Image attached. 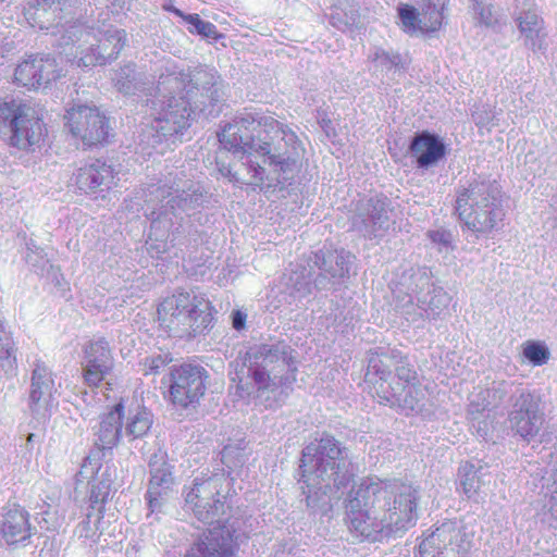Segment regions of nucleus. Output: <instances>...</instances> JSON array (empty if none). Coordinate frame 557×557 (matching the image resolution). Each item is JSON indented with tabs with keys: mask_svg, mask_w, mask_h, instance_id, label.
I'll use <instances>...</instances> for the list:
<instances>
[{
	"mask_svg": "<svg viewBox=\"0 0 557 557\" xmlns=\"http://www.w3.org/2000/svg\"><path fill=\"white\" fill-rule=\"evenodd\" d=\"M196 498H198V495L195 493V490H191L186 496L188 503H193Z\"/></svg>",
	"mask_w": 557,
	"mask_h": 557,
	"instance_id": "60",
	"label": "nucleus"
},
{
	"mask_svg": "<svg viewBox=\"0 0 557 557\" xmlns=\"http://www.w3.org/2000/svg\"><path fill=\"white\" fill-rule=\"evenodd\" d=\"M219 141L235 157L246 158L250 186L283 188L297 171L298 138L270 114L245 110L223 128Z\"/></svg>",
	"mask_w": 557,
	"mask_h": 557,
	"instance_id": "1",
	"label": "nucleus"
},
{
	"mask_svg": "<svg viewBox=\"0 0 557 557\" xmlns=\"http://www.w3.org/2000/svg\"><path fill=\"white\" fill-rule=\"evenodd\" d=\"M62 76L57 60L49 54L34 55L20 63L14 73L15 82L27 88L47 87Z\"/></svg>",
	"mask_w": 557,
	"mask_h": 557,
	"instance_id": "21",
	"label": "nucleus"
},
{
	"mask_svg": "<svg viewBox=\"0 0 557 557\" xmlns=\"http://www.w3.org/2000/svg\"><path fill=\"white\" fill-rule=\"evenodd\" d=\"M113 368V357L104 338L90 342L85 348L84 379L89 386H98Z\"/></svg>",
	"mask_w": 557,
	"mask_h": 557,
	"instance_id": "24",
	"label": "nucleus"
},
{
	"mask_svg": "<svg viewBox=\"0 0 557 557\" xmlns=\"http://www.w3.org/2000/svg\"><path fill=\"white\" fill-rule=\"evenodd\" d=\"M429 238L432 240V243L440 246V248H453L454 243V235L450 231L438 228L434 231H430L428 233Z\"/></svg>",
	"mask_w": 557,
	"mask_h": 557,
	"instance_id": "50",
	"label": "nucleus"
},
{
	"mask_svg": "<svg viewBox=\"0 0 557 557\" xmlns=\"http://www.w3.org/2000/svg\"><path fill=\"white\" fill-rule=\"evenodd\" d=\"M27 253L25 256V260L33 268L39 269L44 268L47 260L46 253L42 248L36 246L33 242L27 243Z\"/></svg>",
	"mask_w": 557,
	"mask_h": 557,
	"instance_id": "49",
	"label": "nucleus"
},
{
	"mask_svg": "<svg viewBox=\"0 0 557 557\" xmlns=\"http://www.w3.org/2000/svg\"><path fill=\"white\" fill-rule=\"evenodd\" d=\"M158 321L174 337H191L203 332L212 317L209 302L194 292L177 290L159 305Z\"/></svg>",
	"mask_w": 557,
	"mask_h": 557,
	"instance_id": "7",
	"label": "nucleus"
},
{
	"mask_svg": "<svg viewBox=\"0 0 557 557\" xmlns=\"http://www.w3.org/2000/svg\"><path fill=\"white\" fill-rule=\"evenodd\" d=\"M510 428L517 435L530 442L535 438L545 423L541 400L527 388L517 395L508 412Z\"/></svg>",
	"mask_w": 557,
	"mask_h": 557,
	"instance_id": "16",
	"label": "nucleus"
},
{
	"mask_svg": "<svg viewBox=\"0 0 557 557\" xmlns=\"http://www.w3.org/2000/svg\"><path fill=\"white\" fill-rule=\"evenodd\" d=\"M69 39L79 34L78 39L83 45L78 46V66L104 65L115 60L125 46L126 33L113 26L89 30L83 26H71Z\"/></svg>",
	"mask_w": 557,
	"mask_h": 557,
	"instance_id": "10",
	"label": "nucleus"
},
{
	"mask_svg": "<svg viewBox=\"0 0 557 557\" xmlns=\"http://www.w3.org/2000/svg\"><path fill=\"white\" fill-rule=\"evenodd\" d=\"M193 510L199 517V519H208L209 518L210 510L208 509V510H206V512H203V510L201 509V505L195 504V507L193 508Z\"/></svg>",
	"mask_w": 557,
	"mask_h": 557,
	"instance_id": "59",
	"label": "nucleus"
},
{
	"mask_svg": "<svg viewBox=\"0 0 557 557\" xmlns=\"http://www.w3.org/2000/svg\"><path fill=\"white\" fill-rule=\"evenodd\" d=\"M65 120L71 134L84 145L90 147L107 140L108 120L96 107L75 104L66 111Z\"/></svg>",
	"mask_w": 557,
	"mask_h": 557,
	"instance_id": "15",
	"label": "nucleus"
},
{
	"mask_svg": "<svg viewBox=\"0 0 557 557\" xmlns=\"http://www.w3.org/2000/svg\"><path fill=\"white\" fill-rule=\"evenodd\" d=\"M172 361L173 358L169 352L147 357L143 362V372L145 375L157 374Z\"/></svg>",
	"mask_w": 557,
	"mask_h": 557,
	"instance_id": "44",
	"label": "nucleus"
},
{
	"mask_svg": "<svg viewBox=\"0 0 557 557\" xmlns=\"http://www.w3.org/2000/svg\"><path fill=\"white\" fill-rule=\"evenodd\" d=\"M248 376L257 388V398L265 407L285 400L296 382L297 352L285 342L251 347L246 357Z\"/></svg>",
	"mask_w": 557,
	"mask_h": 557,
	"instance_id": "2",
	"label": "nucleus"
},
{
	"mask_svg": "<svg viewBox=\"0 0 557 557\" xmlns=\"http://www.w3.org/2000/svg\"><path fill=\"white\" fill-rule=\"evenodd\" d=\"M150 201L146 200L144 208L145 215L151 221V230L146 246L151 257H160L169 249L166 238L174 221L172 218H168L166 210L157 211V208L150 206Z\"/></svg>",
	"mask_w": 557,
	"mask_h": 557,
	"instance_id": "27",
	"label": "nucleus"
},
{
	"mask_svg": "<svg viewBox=\"0 0 557 557\" xmlns=\"http://www.w3.org/2000/svg\"><path fill=\"white\" fill-rule=\"evenodd\" d=\"M418 497L414 491L395 494L392 506L382 517L385 536L389 537L414 527L418 519Z\"/></svg>",
	"mask_w": 557,
	"mask_h": 557,
	"instance_id": "20",
	"label": "nucleus"
},
{
	"mask_svg": "<svg viewBox=\"0 0 557 557\" xmlns=\"http://www.w3.org/2000/svg\"><path fill=\"white\" fill-rule=\"evenodd\" d=\"M208 371L199 364L174 366L169 373V399L181 409L195 408L205 396Z\"/></svg>",
	"mask_w": 557,
	"mask_h": 557,
	"instance_id": "12",
	"label": "nucleus"
},
{
	"mask_svg": "<svg viewBox=\"0 0 557 557\" xmlns=\"http://www.w3.org/2000/svg\"><path fill=\"white\" fill-rule=\"evenodd\" d=\"M524 389L520 384L510 381L493 382L490 387L481 389L472 396L468 413L472 420H476L484 411L497 409L506 403L512 405L518 393Z\"/></svg>",
	"mask_w": 557,
	"mask_h": 557,
	"instance_id": "22",
	"label": "nucleus"
},
{
	"mask_svg": "<svg viewBox=\"0 0 557 557\" xmlns=\"http://www.w3.org/2000/svg\"><path fill=\"white\" fill-rule=\"evenodd\" d=\"M351 462L347 460L346 448L330 434L310 442L301 455L299 466L301 480L307 487L324 484V487H356L358 482L350 470ZM382 483L379 479H369L359 487H373Z\"/></svg>",
	"mask_w": 557,
	"mask_h": 557,
	"instance_id": "3",
	"label": "nucleus"
},
{
	"mask_svg": "<svg viewBox=\"0 0 557 557\" xmlns=\"http://www.w3.org/2000/svg\"><path fill=\"white\" fill-rule=\"evenodd\" d=\"M356 22L355 14L346 15L345 18L341 15L339 12H335L331 14L330 23L339 30L345 32L347 28L352 26Z\"/></svg>",
	"mask_w": 557,
	"mask_h": 557,
	"instance_id": "52",
	"label": "nucleus"
},
{
	"mask_svg": "<svg viewBox=\"0 0 557 557\" xmlns=\"http://www.w3.org/2000/svg\"><path fill=\"white\" fill-rule=\"evenodd\" d=\"M523 356L530 363L539 367L547 363L550 352L544 343L527 341L523 344Z\"/></svg>",
	"mask_w": 557,
	"mask_h": 557,
	"instance_id": "42",
	"label": "nucleus"
},
{
	"mask_svg": "<svg viewBox=\"0 0 557 557\" xmlns=\"http://www.w3.org/2000/svg\"><path fill=\"white\" fill-rule=\"evenodd\" d=\"M152 423L153 416L147 408L137 406L129 409L126 417L125 435L131 440L140 438L149 432Z\"/></svg>",
	"mask_w": 557,
	"mask_h": 557,
	"instance_id": "37",
	"label": "nucleus"
},
{
	"mask_svg": "<svg viewBox=\"0 0 557 557\" xmlns=\"http://www.w3.org/2000/svg\"><path fill=\"white\" fill-rule=\"evenodd\" d=\"M458 481L461 487H480L482 485H496L493 474L487 466L481 465V461H466L458 469Z\"/></svg>",
	"mask_w": 557,
	"mask_h": 557,
	"instance_id": "35",
	"label": "nucleus"
},
{
	"mask_svg": "<svg viewBox=\"0 0 557 557\" xmlns=\"http://www.w3.org/2000/svg\"><path fill=\"white\" fill-rule=\"evenodd\" d=\"M455 212L463 230L478 237L496 230L505 216L502 188L495 180L475 178L456 191Z\"/></svg>",
	"mask_w": 557,
	"mask_h": 557,
	"instance_id": "4",
	"label": "nucleus"
},
{
	"mask_svg": "<svg viewBox=\"0 0 557 557\" xmlns=\"http://www.w3.org/2000/svg\"><path fill=\"white\" fill-rule=\"evenodd\" d=\"M77 0H36L35 15L41 28L64 26L74 14Z\"/></svg>",
	"mask_w": 557,
	"mask_h": 557,
	"instance_id": "29",
	"label": "nucleus"
},
{
	"mask_svg": "<svg viewBox=\"0 0 557 557\" xmlns=\"http://www.w3.org/2000/svg\"><path fill=\"white\" fill-rule=\"evenodd\" d=\"M355 257L344 250H319L314 253V265L319 274L313 278V285L320 290L334 288L349 272V265Z\"/></svg>",
	"mask_w": 557,
	"mask_h": 557,
	"instance_id": "18",
	"label": "nucleus"
},
{
	"mask_svg": "<svg viewBox=\"0 0 557 557\" xmlns=\"http://www.w3.org/2000/svg\"><path fill=\"white\" fill-rule=\"evenodd\" d=\"M437 529L429 537L424 539L419 545L420 557H443V552L438 550L441 533Z\"/></svg>",
	"mask_w": 557,
	"mask_h": 557,
	"instance_id": "47",
	"label": "nucleus"
},
{
	"mask_svg": "<svg viewBox=\"0 0 557 557\" xmlns=\"http://www.w3.org/2000/svg\"><path fill=\"white\" fill-rule=\"evenodd\" d=\"M59 392L52 370L40 359L35 360L30 376L28 409L38 422H46L57 410Z\"/></svg>",
	"mask_w": 557,
	"mask_h": 557,
	"instance_id": "14",
	"label": "nucleus"
},
{
	"mask_svg": "<svg viewBox=\"0 0 557 557\" xmlns=\"http://www.w3.org/2000/svg\"><path fill=\"white\" fill-rule=\"evenodd\" d=\"M450 304V296L441 286H433L431 294L419 297V306L424 310L425 317L429 319H436L441 317L444 310Z\"/></svg>",
	"mask_w": 557,
	"mask_h": 557,
	"instance_id": "38",
	"label": "nucleus"
},
{
	"mask_svg": "<svg viewBox=\"0 0 557 557\" xmlns=\"http://www.w3.org/2000/svg\"><path fill=\"white\" fill-rule=\"evenodd\" d=\"M409 151L416 160L417 166L428 170L444 158L446 147L440 136L423 131L412 137Z\"/></svg>",
	"mask_w": 557,
	"mask_h": 557,
	"instance_id": "26",
	"label": "nucleus"
},
{
	"mask_svg": "<svg viewBox=\"0 0 557 557\" xmlns=\"http://www.w3.org/2000/svg\"><path fill=\"white\" fill-rule=\"evenodd\" d=\"M423 396L422 389L414 383L404 385L401 389L399 388V384H397V386H391V393L383 391L381 398L391 405L399 406L404 410L414 411L419 408Z\"/></svg>",
	"mask_w": 557,
	"mask_h": 557,
	"instance_id": "33",
	"label": "nucleus"
},
{
	"mask_svg": "<svg viewBox=\"0 0 557 557\" xmlns=\"http://www.w3.org/2000/svg\"><path fill=\"white\" fill-rule=\"evenodd\" d=\"M247 314L240 310H236L232 313V325L236 331H242L246 325Z\"/></svg>",
	"mask_w": 557,
	"mask_h": 557,
	"instance_id": "54",
	"label": "nucleus"
},
{
	"mask_svg": "<svg viewBox=\"0 0 557 557\" xmlns=\"http://www.w3.org/2000/svg\"><path fill=\"white\" fill-rule=\"evenodd\" d=\"M115 88L124 95H135L144 91L149 81L148 77L135 70L134 64H126L115 73L113 78Z\"/></svg>",
	"mask_w": 557,
	"mask_h": 557,
	"instance_id": "36",
	"label": "nucleus"
},
{
	"mask_svg": "<svg viewBox=\"0 0 557 557\" xmlns=\"http://www.w3.org/2000/svg\"><path fill=\"white\" fill-rule=\"evenodd\" d=\"M396 362H400V351L397 349L377 347L370 350L364 374L366 382L380 384V388H383V384L387 382Z\"/></svg>",
	"mask_w": 557,
	"mask_h": 557,
	"instance_id": "28",
	"label": "nucleus"
},
{
	"mask_svg": "<svg viewBox=\"0 0 557 557\" xmlns=\"http://www.w3.org/2000/svg\"><path fill=\"white\" fill-rule=\"evenodd\" d=\"M416 297L409 293L399 289L396 294V309L406 318L407 321L417 322L424 319L425 313L419 306V301L414 304Z\"/></svg>",
	"mask_w": 557,
	"mask_h": 557,
	"instance_id": "40",
	"label": "nucleus"
},
{
	"mask_svg": "<svg viewBox=\"0 0 557 557\" xmlns=\"http://www.w3.org/2000/svg\"><path fill=\"white\" fill-rule=\"evenodd\" d=\"M166 73L159 76V90L177 89L189 99L199 112L207 115L218 114L214 110L223 97L222 84L218 72L212 67L199 66L191 72L178 70L174 63H166Z\"/></svg>",
	"mask_w": 557,
	"mask_h": 557,
	"instance_id": "6",
	"label": "nucleus"
},
{
	"mask_svg": "<svg viewBox=\"0 0 557 557\" xmlns=\"http://www.w3.org/2000/svg\"><path fill=\"white\" fill-rule=\"evenodd\" d=\"M124 417V406L120 401L109 411L99 416L98 422L92 426L94 449L87 456L75 475L77 485L86 487H110L112 484L108 468L102 469L100 461L112 455V449L119 444Z\"/></svg>",
	"mask_w": 557,
	"mask_h": 557,
	"instance_id": "5",
	"label": "nucleus"
},
{
	"mask_svg": "<svg viewBox=\"0 0 557 557\" xmlns=\"http://www.w3.org/2000/svg\"><path fill=\"white\" fill-rule=\"evenodd\" d=\"M154 119L151 131L154 143L163 140L175 143L177 136L189 127L191 115L199 111L189 99L177 89L160 91L157 85V98L152 101Z\"/></svg>",
	"mask_w": 557,
	"mask_h": 557,
	"instance_id": "8",
	"label": "nucleus"
},
{
	"mask_svg": "<svg viewBox=\"0 0 557 557\" xmlns=\"http://www.w3.org/2000/svg\"><path fill=\"white\" fill-rule=\"evenodd\" d=\"M442 12L435 5L428 7V10L422 13L424 34L438 30L442 25Z\"/></svg>",
	"mask_w": 557,
	"mask_h": 557,
	"instance_id": "48",
	"label": "nucleus"
},
{
	"mask_svg": "<svg viewBox=\"0 0 557 557\" xmlns=\"http://www.w3.org/2000/svg\"><path fill=\"white\" fill-rule=\"evenodd\" d=\"M552 486L557 487V468L553 470L549 478L543 476L542 481H541V487H552Z\"/></svg>",
	"mask_w": 557,
	"mask_h": 557,
	"instance_id": "56",
	"label": "nucleus"
},
{
	"mask_svg": "<svg viewBox=\"0 0 557 557\" xmlns=\"http://www.w3.org/2000/svg\"><path fill=\"white\" fill-rule=\"evenodd\" d=\"M473 120L478 125L486 126L491 124L493 114L483 107L482 110H476L472 113Z\"/></svg>",
	"mask_w": 557,
	"mask_h": 557,
	"instance_id": "53",
	"label": "nucleus"
},
{
	"mask_svg": "<svg viewBox=\"0 0 557 557\" xmlns=\"http://www.w3.org/2000/svg\"><path fill=\"white\" fill-rule=\"evenodd\" d=\"M149 504H150V507L153 508V500L151 497H149Z\"/></svg>",
	"mask_w": 557,
	"mask_h": 557,
	"instance_id": "62",
	"label": "nucleus"
},
{
	"mask_svg": "<svg viewBox=\"0 0 557 557\" xmlns=\"http://www.w3.org/2000/svg\"><path fill=\"white\" fill-rule=\"evenodd\" d=\"M184 21L189 24L188 32L191 34L213 39L219 36L216 26L211 22L201 20L196 13L187 14V16H184Z\"/></svg>",
	"mask_w": 557,
	"mask_h": 557,
	"instance_id": "43",
	"label": "nucleus"
},
{
	"mask_svg": "<svg viewBox=\"0 0 557 557\" xmlns=\"http://www.w3.org/2000/svg\"><path fill=\"white\" fill-rule=\"evenodd\" d=\"M516 23L527 48L533 52L547 49L544 20L536 12L531 10L521 12L516 17Z\"/></svg>",
	"mask_w": 557,
	"mask_h": 557,
	"instance_id": "30",
	"label": "nucleus"
},
{
	"mask_svg": "<svg viewBox=\"0 0 557 557\" xmlns=\"http://www.w3.org/2000/svg\"><path fill=\"white\" fill-rule=\"evenodd\" d=\"M350 223L351 230L366 239L383 238L394 224L392 201L383 195L360 200Z\"/></svg>",
	"mask_w": 557,
	"mask_h": 557,
	"instance_id": "13",
	"label": "nucleus"
},
{
	"mask_svg": "<svg viewBox=\"0 0 557 557\" xmlns=\"http://www.w3.org/2000/svg\"><path fill=\"white\" fill-rule=\"evenodd\" d=\"M163 10L168 11V12H171L173 14H175L176 16L181 17L184 20V16H187L186 13H184L182 10L177 9L174 4H173V1L172 0H168L164 4H163Z\"/></svg>",
	"mask_w": 557,
	"mask_h": 557,
	"instance_id": "57",
	"label": "nucleus"
},
{
	"mask_svg": "<svg viewBox=\"0 0 557 557\" xmlns=\"http://www.w3.org/2000/svg\"><path fill=\"white\" fill-rule=\"evenodd\" d=\"M34 437H35V434L29 433L28 436H27V443H32Z\"/></svg>",
	"mask_w": 557,
	"mask_h": 557,
	"instance_id": "61",
	"label": "nucleus"
},
{
	"mask_svg": "<svg viewBox=\"0 0 557 557\" xmlns=\"http://www.w3.org/2000/svg\"><path fill=\"white\" fill-rule=\"evenodd\" d=\"M289 282L297 292L307 294L310 293V286L313 283V278H311L310 272L306 275L305 273H298L295 271L290 274Z\"/></svg>",
	"mask_w": 557,
	"mask_h": 557,
	"instance_id": "51",
	"label": "nucleus"
},
{
	"mask_svg": "<svg viewBox=\"0 0 557 557\" xmlns=\"http://www.w3.org/2000/svg\"><path fill=\"white\" fill-rule=\"evenodd\" d=\"M400 286L403 292L409 293L419 301V297L431 294V288L434 286L432 282V273L426 268H410L405 271L400 277Z\"/></svg>",
	"mask_w": 557,
	"mask_h": 557,
	"instance_id": "32",
	"label": "nucleus"
},
{
	"mask_svg": "<svg viewBox=\"0 0 557 557\" xmlns=\"http://www.w3.org/2000/svg\"><path fill=\"white\" fill-rule=\"evenodd\" d=\"M234 533L225 525H216L203 533L185 557H238Z\"/></svg>",
	"mask_w": 557,
	"mask_h": 557,
	"instance_id": "23",
	"label": "nucleus"
},
{
	"mask_svg": "<svg viewBox=\"0 0 557 557\" xmlns=\"http://www.w3.org/2000/svg\"><path fill=\"white\" fill-rule=\"evenodd\" d=\"M376 75L395 79L407 70V60L398 52L385 50L383 48H374L368 55Z\"/></svg>",
	"mask_w": 557,
	"mask_h": 557,
	"instance_id": "31",
	"label": "nucleus"
},
{
	"mask_svg": "<svg viewBox=\"0 0 557 557\" xmlns=\"http://www.w3.org/2000/svg\"><path fill=\"white\" fill-rule=\"evenodd\" d=\"M75 185L84 194L110 190L116 186L114 169L104 161L95 160L77 170Z\"/></svg>",
	"mask_w": 557,
	"mask_h": 557,
	"instance_id": "25",
	"label": "nucleus"
},
{
	"mask_svg": "<svg viewBox=\"0 0 557 557\" xmlns=\"http://www.w3.org/2000/svg\"><path fill=\"white\" fill-rule=\"evenodd\" d=\"M472 10L478 22L486 27L497 23L491 5H485L483 0H473Z\"/></svg>",
	"mask_w": 557,
	"mask_h": 557,
	"instance_id": "45",
	"label": "nucleus"
},
{
	"mask_svg": "<svg viewBox=\"0 0 557 557\" xmlns=\"http://www.w3.org/2000/svg\"><path fill=\"white\" fill-rule=\"evenodd\" d=\"M398 16L405 33L409 35L424 34L422 14L416 8L409 4H400L398 7Z\"/></svg>",
	"mask_w": 557,
	"mask_h": 557,
	"instance_id": "41",
	"label": "nucleus"
},
{
	"mask_svg": "<svg viewBox=\"0 0 557 557\" xmlns=\"http://www.w3.org/2000/svg\"><path fill=\"white\" fill-rule=\"evenodd\" d=\"M311 497H312V496H311L310 494H309V495H307V500L309 502V500L311 499Z\"/></svg>",
	"mask_w": 557,
	"mask_h": 557,
	"instance_id": "63",
	"label": "nucleus"
},
{
	"mask_svg": "<svg viewBox=\"0 0 557 557\" xmlns=\"http://www.w3.org/2000/svg\"><path fill=\"white\" fill-rule=\"evenodd\" d=\"M368 491L369 490H357L355 496H352L354 490L350 491V498L347 505L348 529L360 542H377L386 537L383 519L377 520L376 518H372L369 511L361 507V498L366 497L361 493Z\"/></svg>",
	"mask_w": 557,
	"mask_h": 557,
	"instance_id": "19",
	"label": "nucleus"
},
{
	"mask_svg": "<svg viewBox=\"0 0 557 557\" xmlns=\"http://www.w3.org/2000/svg\"><path fill=\"white\" fill-rule=\"evenodd\" d=\"M0 368L9 376L17 371V344L8 323L0 319Z\"/></svg>",
	"mask_w": 557,
	"mask_h": 557,
	"instance_id": "34",
	"label": "nucleus"
},
{
	"mask_svg": "<svg viewBox=\"0 0 557 557\" xmlns=\"http://www.w3.org/2000/svg\"><path fill=\"white\" fill-rule=\"evenodd\" d=\"M234 453V448L231 445H227L222 450V461L227 465V462L231 460Z\"/></svg>",
	"mask_w": 557,
	"mask_h": 557,
	"instance_id": "58",
	"label": "nucleus"
},
{
	"mask_svg": "<svg viewBox=\"0 0 557 557\" xmlns=\"http://www.w3.org/2000/svg\"><path fill=\"white\" fill-rule=\"evenodd\" d=\"M10 133V145L35 150L44 137V124L37 111L21 100L0 99V135Z\"/></svg>",
	"mask_w": 557,
	"mask_h": 557,
	"instance_id": "9",
	"label": "nucleus"
},
{
	"mask_svg": "<svg viewBox=\"0 0 557 557\" xmlns=\"http://www.w3.org/2000/svg\"><path fill=\"white\" fill-rule=\"evenodd\" d=\"M146 200H151L150 206L157 211H168V218L183 219L181 213L190 214L200 208L207 196L199 186L174 178L160 186H151Z\"/></svg>",
	"mask_w": 557,
	"mask_h": 557,
	"instance_id": "11",
	"label": "nucleus"
},
{
	"mask_svg": "<svg viewBox=\"0 0 557 557\" xmlns=\"http://www.w3.org/2000/svg\"><path fill=\"white\" fill-rule=\"evenodd\" d=\"M36 528L25 507L13 504L4 506L0 515V541L10 548L30 545Z\"/></svg>",
	"mask_w": 557,
	"mask_h": 557,
	"instance_id": "17",
	"label": "nucleus"
},
{
	"mask_svg": "<svg viewBox=\"0 0 557 557\" xmlns=\"http://www.w3.org/2000/svg\"><path fill=\"white\" fill-rule=\"evenodd\" d=\"M149 487H169L174 483L171 466L164 460L163 454H154L149 460Z\"/></svg>",
	"mask_w": 557,
	"mask_h": 557,
	"instance_id": "39",
	"label": "nucleus"
},
{
	"mask_svg": "<svg viewBox=\"0 0 557 557\" xmlns=\"http://www.w3.org/2000/svg\"><path fill=\"white\" fill-rule=\"evenodd\" d=\"M396 372L397 379L405 385L418 383V375L416 370L410 366L407 358L400 354V362H396L393 367Z\"/></svg>",
	"mask_w": 557,
	"mask_h": 557,
	"instance_id": "46",
	"label": "nucleus"
},
{
	"mask_svg": "<svg viewBox=\"0 0 557 557\" xmlns=\"http://www.w3.org/2000/svg\"><path fill=\"white\" fill-rule=\"evenodd\" d=\"M219 171L221 172V174L223 176L228 177L231 182L243 183V184L249 185L248 182L250 181V177L246 181L242 180L236 172L232 171V169L230 166H226L223 164L219 168Z\"/></svg>",
	"mask_w": 557,
	"mask_h": 557,
	"instance_id": "55",
	"label": "nucleus"
}]
</instances>
